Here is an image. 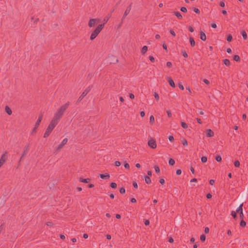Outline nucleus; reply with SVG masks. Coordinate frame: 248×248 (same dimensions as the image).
Masks as SVG:
<instances>
[{
	"mask_svg": "<svg viewBox=\"0 0 248 248\" xmlns=\"http://www.w3.org/2000/svg\"><path fill=\"white\" fill-rule=\"evenodd\" d=\"M182 52L183 56L185 58H187L188 57V55L185 51H182Z\"/></svg>",
	"mask_w": 248,
	"mask_h": 248,
	"instance_id": "obj_46",
	"label": "nucleus"
},
{
	"mask_svg": "<svg viewBox=\"0 0 248 248\" xmlns=\"http://www.w3.org/2000/svg\"><path fill=\"white\" fill-rule=\"evenodd\" d=\"M193 11L194 12H195L197 14H199L200 13V10L197 8H195L194 9Z\"/></svg>",
	"mask_w": 248,
	"mask_h": 248,
	"instance_id": "obj_49",
	"label": "nucleus"
},
{
	"mask_svg": "<svg viewBox=\"0 0 248 248\" xmlns=\"http://www.w3.org/2000/svg\"><path fill=\"white\" fill-rule=\"evenodd\" d=\"M215 183V181L213 179H211L210 181H209V184L211 185H213Z\"/></svg>",
	"mask_w": 248,
	"mask_h": 248,
	"instance_id": "obj_61",
	"label": "nucleus"
},
{
	"mask_svg": "<svg viewBox=\"0 0 248 248\" xmlns=\"http://www.w3.org/2000/svg\"><path fill=\"white\" fill-rule=\"evenodd\" d=\"M231 215L233 217V218H235L236 217V212L232 211L231 212Z\"/></svg>",
	"mask_w": 248,
	"mask_h": 248,
	"instance_id": "obj_44",
	"label": "nucleus"
},
{
	"mask_svg": "<svg viewBox=\"0 0 248 248\" xmlns=\"http://www.w3.org/2000/svg\"><path fill=\"white\" fill-rule=\"evenodd\" d=\"M144 224H145V225H146V226L148 225L149 224V223H150V221H149V220H147V219L145 220H144Z\"/></svg>",
	"mask_w": 248,
	"mask_h": 248,
	"instance_id": "obj_53",
	"label": "nucleus"
},
{
	"mask_svg": "<svg viewBox=\"0 0 248 248\" xmlns=\"http://www.w3.org/2000/svg\"><path fill=\"white\" fill-rule=\"evenodd\" d=\"M204 232L206 233H207L209 232V229L208 227H205L204 229Z\"/></svg>",
	"mask_w": 248,
	"mask_h": 248,
	"instance_id": "obj_59",
	"label": "nucleus"
},
{
	"mask_svg": "<svg viewBox=\"0 0 248 248\" xmlns=\"http://www.w3.org/2000/svg\"><path fill=\"white\" fill-rule=\"evenodd\" d=\"M90 87H88L83 92V93H81V94L80 95V96L79 97L78 99V101H81L83 98L88 94V93L90 92Z\"/></svg>",
	"mask_w": 248,
	"mask_h": 248,
	"instance_id": "obj_6",
	"label": "nucleus"
},
{
	"mask_svg": "<svg viewBox=\"0 0 248 248\" xmlns=\"http://www.w3.org/2000/svg\"><path fill=\"white\" fill-rule=\"evenodd\" d=\"M166 112H167V115H168L169 117H171L172 114H171V111L170 110H167Z\"/></svg>",
	"mask_w": 248,
	"mask_h": 248,
	"instance_id": "obj_45",
	"label": "nucleus"
},
{
	"mask_svg": "<svg viewBox=\"0 0 248 248\" xmlns=\"http://www.w3.org/2000/svg\"><path fill=\"white\" fill-rule=\"evenodd\" d=\"M90 180H91L90 178H85L84 179V178H80L79 179V182L84 183H89Z\"/></svg>",
	"mask_w": 248,
	"mask_h": 248,
	"instance_id": "obj_15",
	"label": "nucleus"
},
{
	"mask_svg": "<svg viewBox=\"0 0 248 248\" xmlns=\"http://www.w3.org/2000/svg\"><path fill=\"white\" fill-rule=\"evenodd\" d=\"M242 207H243V203L241 204L239 206V207L237 208V209L236 210V212L238 213H240V212H243Z\"/></svg>",
	"mask_w": 248,
	"mask_h": 248,
	"instance_id": "obj_21",
	"label": "nucleus"
},
{
	"mask_svg": "<svg viewBox=\"0 0 248 248\" xmlns=\"http://www.w3.org/2000/svg\"><path fill=\"white\" fill-rule=\"evenodd\" d=\"M170 33L171 35H172L173 36H175L176 35L175 32H174L173 30H170Z\"/></svg>",
	"mask_w": 248,
	"mask_h": 248,
	"instance_id": "obj_54",
	"label": "nucleus"
},
{
	"mask_svg": "<svg viewBox=\"0 0 248 248\" xmlns=\"http://www.w3.org/2000/svg\"><path fill=\"white\" fill-rule=\"evenodd\" d=\"M111 16V15L110 14H109L108 15H107L103 19V23L102 24H104V25L108 21Z\"/></svg>",
	"mask_w": 248,
	"mask_h": 248,
	"instance_id": "obj_13",
	"label": "nucleus"
},
{
	"mask_svg": "<svg viewBox=\"0 0 248 248\" xmlns=\"http://www.w3.org/2000/svg\"><path fill=\"white\" fill-rule=\"evenodd\" d=\"M180 10L184 12V13H186L187 12V9L186 7H182L180 8Z\"/></svg>",
	"mask_w": 248,
	"mask_h": 248,
	"instance_id": "obj_43",
	"label": "nucleus"
},
{
	"mask_svg": "<svg viewBox=\"0 0 248 248\" xmlns=\"http://www.w3.org/2000/svg\"><path fill=\"white\" fill-rule=\"evenodd\" d=\"M58 124V123L57 122L55 121L54 120H51L50 124H49L48 127H47L45 131L44 137H47L50 135L53 129L54 128V127L56 126V125Z\"/></svg>",
	"mask_w": 248,
	"mask_h": 248,
	"instance_id": "obj_2",
	"label": "nucleus"
},
{
	"mask_svg": "<svg viewBox=\"0 0 248 248\" xmlns=\"http://www.w3.org/2000/svg\"><path fill=\"white\" fill-rule=\"evenodd\" d=\"M181 126L184 129H186L188 127L187 124L184 122H181Z\"/></svg>",
	"mask_w": 248,
	"mask_h": 248,
	"instance_id": "obj_26",
	"label": "nucleus"
},
{
	"mask_svg": "<svg viewBox=\"0 0 248 248\" xmlns=\"http://www.w3.org/2000/svg\"><path fill=\"white\" fill-rule=\"evenodd\" d=\"M110 186L112 188H116L117 187V184L114 182H112L110 183Z\"/></svg>",
	"mask_w": 248,
	"mask_h": 248,
	"instance_id": "obj_30",
	"label": "nucleus"
},
{
	"mask_svg": "<svg viewBox=\"0 0 248 248\" xmlns=\"http://www.w3.org/2000/svg\"><path fill=\"white\" fill-rule=\"evenodd\" d=\"M169 140L170 141H172L174 140V138L172 136H170L169 137Z\"/></svg>",
	"mask_w": 248,
	"mask_h": 248,
	"instance_id": "obj_57",
	"label": "nucleus"
},
{
	"mask_svg": "<svg viewBox=\"0 0 248 248\" xmlns=\"http://www.w3.org/2000/svg\"><path fill=\"white\" fill-rule=\"evenodd\" d=\"M140 115L141 117H143L145 115V112L143 111H141L140 112Z\"/></svg>",
	"mask_w": 248,
	"mask_h": 248,
	"instance_id": "obj_63",
	"label": "nucleus"
},
{
	"mask_svg": "<svg viewBox=\"0 0 248 248\" xmlns=\"http://www.w3.org/2000/svg\"><path fill=\"white\" fill-rule=\"evenodd\" d=\"M206 135L207 137H212L214 135V132L210 129H208L206 130Z\"/></svg>",
	"mask_w": 248,
	"mask_h": 248,
	"instance_id": "obj_11",
	"label": "nucleus"
},
{
	"mask_svg": "<svg viewBox=\"0 0 248 248\" xmlns=\"http://www.w3.org/2000/svg\"><path fill=\"white\" fill-rule=\"evenodd\" d=\"M124 167L125 169H129V167H130L129 164L127 162L124 163Z\"/></svg>",
	"mask_w": 248,
	"mask_h": 248,
	"instance_id": "obj_41",
	"label": "nucleus"
},
{
	"mask_svg": "<svg viewBox=\"0 0 248 248\" xmlns=\"http://www.w3.org/2000/svg\"><path fill=\"white\" fill-rule=\"evenodd\" d=\"M203 81L205 84H207V85H208V84H209V83H210V82H209V81L208 79H204L203 80Z\"/></svg>",
	"mask_w": 248,
	"mask_h": 248,
	"instance_id": "obj_58",
	"label": "nucleus"
},
{
	"mask_svg": "<svg viewBox=\"0 0 248 248\" xmlns=\"http://www.w3.org/2000/svg\"><path fill=\"white\" fill-rule=\"evenodd\" d=\"M241 35H242L244 39L246 40L247 39V34L245 31H242L241 32Z\"/></svg>",
	"mask_w": 248,
	"mask_h": 248,
	"instance_id": "obj_24",
	"label": "nucleus"
},
{
	"mask_svg": "<svg viewBox=\"0 0 248 248\" xmlns=\"http://www.w3.org/2000/svg\"><path fill=\"white\" fill-rule=\"evenodd\" d=\"M168 81L169 83V84L170 85V86H171L172 87H175V83L171 78H168Z\"/></svg>",
	"mask_w": 248,
	"mask_h": 248,
	"instance_id": "obj_16",
	"label": "nucleus"
},
{
	"mask_svg": "<svg viewBox=\"0 0 248 248\" xmlns=\"http://www.w3.org/2000/svg\"><path fill=\"white\" fill-rule=\"evenodd\" d=\"M201 161L202 163H205L207 161V158L206 156H202L201 157Z\"/></svg>",
	"mask_w": 248,
	"mask_h": 248,
	"instance_id": "obj_33",
	"label": "nucleus"
},
{
	"mask_svg": "<svg viewBox=\"0 0 248 248\" xmlns=\"http://www.w3.org/2000/svg\"><path fill=\"white\" fill-rule=\"evenodd\" d=\"M159 183L162 184V185H163L164 183H165V180L163 178H161L159 180Z\"/></svg>",
	"mask_w": 248,
	"mask_h": 248,
	"instance_id": "obj_52",
	"label": "nucleus"
},
{
	"mask_svg": "<svg viewBox=\"0 0 248 248\" xmlns=\"http://www.w3.org/2000/svg\"><path fill=\"white\" fill-rule=\"evenodd\" d=\"M216 160L217 162H220L222 160V158L220 155H218L216 157Z\"/></svg>",
	"mask_w": 248,
	"mask_h": 248,
	"instance_id": "obj_36",
	"label": "nucleus"
},
{
	"mask_svg": "<svg viewBox=\"0 0 248 248\" xmlns=\"http://www.w3.org/2000/svg\"><path fill=\"white\" fill-rule=\"evenodd\" d=\"M240 225L243 227H245L246 225V223L244 220H242L240 223Z\"/></svg>",
	"mask_w": 248,
	"mask_h": 248,
	"instance_id": "obj_31",
	"label": "nucleus"
},
{
	"mask_svg": "<svg viewBox=\"0 0 248 248\" xmlns=\"http://www.w3.org/2000/svg\"><path fill=\"white\" fill-rule=\"evenodd\" d=\"M149 60L152 62H155V58L152 56H149Z\"/></svg>",
	"mask_w": 248,
	"mask_h": 248,
	"instance_id": "obj_47",
	"label": "nucleus"
},
{
	"mask_svg": "<svg viewBox=\"0 0 248 248\" xmlns=\"http://www.w3.org/2000/svg\"><path fill=\"white\" fill-rule=\"evenodd\" d=\"M68 141V139L67 138H64L62 141L61 142L60 144L58 145L57 146L56 150L57 151H59L61 149H62L64 145H65Z\"/></svg>",
	"mask_w": 248,
	"mask_h": 248,
	"instance_id": "obj_8",
	"label": "nucleus"
},
{
	"mask_svg": "<svg viewBox=\"0 0 248 248\" xmlns=\"http://www.w3.org/2000/svg\"><path fill=\"white\" fill-rule=\"evenodd\" d=\"M182 143L184 146H187V140L185 139H183L182 140Z\"/></svg>",
	"mask_w": 248,
	"mask_h": 248,
	"instance_id": "obj_32",
	"label": "nucleus"
},
{
	"mask_svg": "<svg viewBox=\"0 0 248 248\" xmlns=\"http://www.w3.org/2000/svg\"><path fill=\"white\" fill-rule=\"evenodd\" d=\"M115 165L117 167H119L121 165V162L119 161H116L115 162Z\"/></svg>",
	"mask_w": 248,
	"mask_h": 248,
	"instance_id": "obj_48",
	"label": "nucleus"
},
{
	"mask_svg": "<svg viewBox=\"0 0 248 248\" xmlns=\"http://www.w3.org/2000/svg\"><path fill=\"white\" fill-rule=\"evenodd\" d=\"M5 111L9 115H11L12 113V111L11 108L8 106H6L5 107Z\"/></svg>",
	"mask_w": 248,
	"mask_h": 248,
	"instance_id": "obj_18",
	"label": "nucleus"
},
{
	"mask_svg": "<svg viewBox=\"0 0 248 248\" xmlns=\"http://www.w3.org/2000/svg\"><path fill=\"white\" fill-rule=\"evenodd\" d=\"M155 121V118L153 115H151L150 117V122L152 124Z\"/></svg>",
	"mask_w": 248,
	"mask_h": 248,
	"instance_id": "obj_38",
	"label": "nucleus"
},
{
	"mask_svg": "<svg viewBox=\"0 0 248 248\" xmlns=\"http://www.w3.org/2000/svg\"><path fill=\"white\" fill-rule=\"evenodd\" d=\"M169 164L170 166L173 165L175 164V160L172 158L170 159L169 161Z\"/></svg>",
	"mask_w": 248,
	"mask_h": 248,
	"instance_id": "obj_27",
	"label": "nucleus"
},
{
	"mask_svg": "<svg viewBox=\"0 0 248 248\" xmlns=\"http://www.w3.org/2000/svg\"><path fill=\"white\" fill-rule=\"evenodd\" d=\"M223 63L225 65H226L227 66H230V64H231L229 60L227 59H225L223 60Z\"/></svg>",
	"mask_w": 248,
	"mask_h": 248,
	"instance_id": "obj_22",
	"label": "nucleus"
},
{
	"mask_svg": "<svg viewBox=\"0 0 248 248\" xmlns=\"http://www.w3.org/2000/svg\"><path fill=\"white\" fill-rule=\"evenodd\" d=\"M166 65L167 66L169 67H170L172 65V64H171V62H168L166 63Z\"/></svg>",
	"mask_w": 248,
	"mask_h": 248,
	"instance_id": "obj_55",
	"label": "nucleus"
},
{
	"mask_svg": "<svg viewBox=\"0 0 248 248\" xmlns=\"http://www.w3.org/2000/svg\"><path fill=\"white\" fill-rule=\"evenodd\" d=\"M69 105V103L67 102L65 104L61 106L56 111V112L54 113V116L52 120H54L57 122L58 123H59L60 119L63 115L65 110L67 109Z\"/></svg>",
	"mask_w": 248,
	"mask_h": 248,
	"instance_id": "obj_1",
	"label": "nucleus"
},
{
	"mask_svg": "<svg viewBox=\"0 0 248 248\" xmlns=\"http://www.w3.org/2000/svg\"><path fill=\"white\" fill-rule=\"evenodd\" d=\"M154 97H155V99L157 101L159 100V95L158 94V93H156V92H155V93H154Z\"/></svg>",
	"mask_w": 248,
	"mask_h": 248,
	"instance_id": "obj_35",
	"label": "nucleus"
},
{
	"mask_svg": "<svg viewBox=\"0 0 248 248\" xmlns=\"http://www.w3.org/2000/svg\"><path fill=\"white\" fill-rule=\"evenodd\" d=\"M188 30L189 31L192 32L194 31V29L191 26H189L188 28Z\"/></svg>",
	"mask_w": 248,
	"mask_h": 248,
	"instance_id": "obj_62",
	"label": "nucleus"
},
{
	"mask_svg": "<svg viewBox=\"0 0 248 248\" xmlns=\"http://www.w3.org/2000/svg\"><path fill=\"white\" fill-rule=\"evenodd\" d=\"M173 14L179 19H181L183 18L182 15L178 11H174Z\"/></svg>",
	"mask_w": 248,
	"mask_h": 248,
	"instance_id": "obj_14",
	"label": "nucleus"
},
{
	"mask_svg": "<svg viewBox=\"0 0 248 248\" xmlns=\"http://www.w3.org/2000/svg\"><path fill=\"white\" fill-rule=\"evenodd\" d=\"M178 87L182 90H183L184 89V87L183 85L181 83H179L178 84Z\"/></svg>",
	"mask_w": 248,
	"mask_h": 248,
	"instance_id": "obj_50",
	"label": "nucleus"
},
{
	"mask_svg": "<svg viewBox=\"0 0 248 248\" xmlns=\"http://www.w3.org/2000/svg\"><path fill=\"white\" fill-rule=\"evenodd\" d=\"M42 118H43V115L42 114H40L39 116V117H38V119H37V121H36V122L35 123V128H37L39 126L40 124V123H41V122L42 121Z\"/></svg>",
	"mask_w": 248,
	"mask_h": 248,
	"instance_id": "obj_12",
	"label": "nucleus"
},
{
	"mask_svg": "<svg viewBox=\"0 0 248 248\" xmlns=\"http://www.w3.org/2000/svg\"><path fill=\"white\" fill-rule=\"evenodd\" d=\"M129 97L132 99H134L135 97L134 95L132 93H130L129 94Z\"/></svg>",
	"mask_w": 248,
	"mask_h": 248,
	"instance_id": "obj_56",
	"label": "nucleus"
},
{
	"mask_svg": "<svg viewBox=\"0 0 248 248\" xmlns=\"http://www.w3.org/2000/svg\"><path fill=\"white\" fill-rule=\"evenodd\" d=\"M99 20L97 18H91L89 20L88 22V26L89 27L91 28L94 26L95 24H96Z\"/></svg>",
	"mask_w": 248,
	"mask_h": 248,
	"instance_id": "obj_7",
	"label": "nucleus"
},
{
	"mask_svg": "<svg viewBox=\"0 0 248 248\" xmlns=\"http://www.w3.org/2000/svg\"><path fill=\"white\" fill-rule=\"evenodd\" d=\"M189 42L191 46H194L195 45V41L193 37H190L189 38Z\"/></svg>",
	"mask_w": 248,
	"mask_h": 248,
	"instance_id": "obj_23",
	"label": "nucleus"
},
{
	"mask_svg": "<svg viewBox=\"0 0 248 248\" xmlns=\"http://www.w3.org/2000/svg\"><path fill=\"white\" fill-rule=\"evenodd\" d=\"M219 5L221 7H223L225 6V3L223 1H220V3H219Z\"/></svg>",
	"mask_w": 248,
	"mask_h": 248,
	"instance_id": "obj_60",
	"label": "nucleus"
},
{
	"mask_svg": "<svg viewBox=\"0 0 248 248\" xmlns=\"http://www.w3.org/2000/svg\"><path fill=\"white\" fill-rule=\"evenodd\" d=\"M145 182L149 184H150L151 183V179L148 176H145Z\"/></svg>",
	"mask_w": 248,
	"mask_h": 248,
	"instance_id": "obj_25",
	"label": "nucleus"
},
{
	"mask_svg": "<svg viewBox=\"0 0 248 248\" xmlns=\"http://www.w3.org/2000/svg\"><path fill=\"white\" fill-rule=\"evenodd\" d=\"M181 173H182V171H181V170H180V169L177 170H176V174H177V175H180V174H181Z\"/></svg>",
	"mask_w": 248,
	"mask_h": 248,
	"instance_id": "obj_51",
	"label": "nucleus"
},
{
	"mask_svg": "<svg viewBox=\"0 0 248 248\" xmlns=\"http://www.w3.org/2000/svg\"><path fill=\"white\" fill-rule=\"evenodd\" d=\"M131 10V5L127 7L126 10H125L124 14L123 15L122 20L124 19L125 17L127 16V15L129 13L130 11Z\"/></svg>",
	"mask_w": 248,
	"mask_h": 248,
	"instance_id": "obj_10",
	"label": "nucleus"
},
{
	"mask_svg": "<svg viewBox=\"0 0 248 248\" xmlns=\"http://www.w3.org/2000/svg\"><path fill=\"white\" fill-rule=\"evenodd\" d=\"M133 186L136 188H138V184L136 182H133Z\"/></svg>",
	"mask_w": 248,
	"mask_h": 248,
	"instance_id": "obj_64",
	"label": "nucleus"
},
{
	"mask_svg": "<svg viewBox=\"0 0 248 248\" xmlns=\"http://www.w3.org/2000/svg\"><path fill=\"white\" fill-rule=\"evenodd\" d=\"M7 159V152H5L2 154L0 158V168L4 164Z\"/></svg>",
	"mask_w": 248,
	"mask_h": 248,
	"instance_id": "obj_5",
	"label": "nucleus"
},
{
	"mask_svg": "<svg viewBox=\"0 0 248 248\" xmlns=\"http://www.w3.org/2000/svg\"><path fill=\"white\" fill-rule=\"evenodd\" d=\"M125 192V188L124 187H121L120 189V192L121 193V194H124Z\"/></svg>",
	"mask_w": 248,
	"mask_h": 248,
	"instance_id": "obj_40",
	"label": "nucleus"
},
{
	"mask_svg": "<svg viewBox=\"0 0 248 248\" xmlns=\"http://www.w3.org/2000/svg\"><path fill=\"white\" fill-rule=\"evenodd\" d=\"M232 40V36L231 34L228 35L227 37V40L228 42H231Z\"/></svg>",
	"mask_w": 248,
	"mask_h": 248,
	"instance_id": "obj_39",
	"label": "nucleus"
},
{
	"mask_svg": "<svg viewBox=\"0 0 248 248\" xmlns=\"http://www.w3.org/2000/svg\"><path fill=\"white\" fill-rule=\"evenodd\" d=\"M29 145H27L25 147L24 150V151L21 155V156L20 158L19 162L21 160L22 158L24 157V156L25 155H26L27 154V153H28V150H29Z\"/></svg>",
	"mask_w": 248,
	"mask_h": 248,
	"instance_id": "obj_9",
	"label": "nucleus"
},
{
	"mask_svg": "<svg viewBox=\"0 0 248 248\" xmlns=\"http://www.w3.org/2000/svg\"><path fill=\"white\" fill-rule=\"evenodd\" d=\"M100 176V177L102 179H108L109 178L110 176H109V174H108V173H106V174H100L99 175Z\"/></svg>",
	"mask_w": 248,
	"mask_h": 248,
	"instance_id": "obj_17",
	"label": "nucleus"
},
{
	"mask_svg": "<svg viewBox=\"0 0 248 248\" xmlns=\"http://www.w3.org/2000/svg\"><path fill=\"white\" fill-rule=\"evenodd\" d=\"M104 28V24H99L92 32L90 36V40H93L101 32Z\"/></svg>",
	"mask_w": 248,
	"mask_h": 248,
	"instance_id": "obj_3",
	"label": "nucleus"
},
{
	"mask_svg": "<svg viewBox=\"0 0 248 248\" xmlns=\"http://www.w3.org/2000/svg\"><path fill=\"white\" fill-rule=\"evenodd\" d=\"M206 239V236L204 234H202L200 236V239L202 241H204Z\"/></svg>",
	"mask_w": 248,
	"mask_h": 248,
	"instance_id": "obj_37",
	"label": "nucleus"
},
{
	"mask_svg": "<svg viewBox=\"0 0 248 248\" xmlns=\"http://www.w3.org/2000/svg\"><path fill=\"white\" fill-rule=\"evenodd\" d=\"M148 50V47L146 46H143L141 49L142 54H144Z\"/></svg>",
	"mask_w": 248,
	"mask_h": 248,
	"instance_id": "obj_20",
	"label": "nucleus"
},
{
	"mask_svg": "<svg viewBox=\"0 0 248 248\" xmlns=\"http://www.w3.org/2000/svg\"><path fill=\"white\" fill-rule=\"evenodd\" d=\"M46 224L48 226H52L53 225V223L51 221H47Z\"/></svg>",
	"mask_w": 248,
	"mask_h": 248,
	"instance_id": "obj_42",
	"label": "nucleus"
},
{
	"mask_svg": "<svg viewBox=\"0 0 248 248\" xmlns=\"http://www.w3.org/2000/svg\"><path fill=\"white\" fill-rule=\"evenodd\" d=\"M154 169L156 173H159L160 172V169L158 166H155L154 167Z\"/></svg>",
	"mask_w": 248,
	"mask_h": 248,
	"instance_id": "obj_29",
	"label": "nucleus"
},
{
	"mask_svg": "<svg viewBox=\"0 0 248 248\" xmlns=\"http://www.w3.org/2000/svg\"><path fill=\"white\" fill-rule=\"evenodd\" d=\"M233 59L234 61L236 62H238L240 61V57L238 55H235L233 56Z\"/></svg>",
	"mask_w": 248,
	"mask_h": 248,
	"instance_id": "obj_28",
	"label": "nucleus"
},
{
	"mask_svg": "<svg viewBox=\"0 0 248 248\" xmlns=\"http://www.w3.org/2000/svg\"><path fill=\"white\" fill-rule=\"evenodd\" d=\"M148 145L152 149H155L157 146L155 140L152 138H150L148 139Z\"/></svg>",
	"mask_w": 248,
	"mask_h": 248,
	"instance_id": "obj_4",
	"label": "nucleus"
},
{
	"mask_svg": "<svg viewBox=\"0 0 248 248\" xmlns=\"http://www.w3.org/2000/svg\"><path fill=\"white\" fill-rule=\"evenodd\" d=\"M234 165L235 167H239L240 166V162L238 160H236L234 162Z\"/></svg>",
	"mask_w": 248,
	"mask_h": 248,
	"instance_id": "obj_34",
	"label": "nucleus"
},
{
	"mask_svg": "<svg viewBox=\"0 0 248 248\" xmlns=\"http://www.w3.org/2000/svg\"><path fill=\"white\" fill-rule=\"evenodd\" d=\"M200 38L202 41L206 40V35L203 31H201L200 32Z\"/></svg>",
	"mask_w": 248,
	"mask_h": 248,
	"instance_id": "obj_19",
	"label": "nucleus"
}]
</instances>
